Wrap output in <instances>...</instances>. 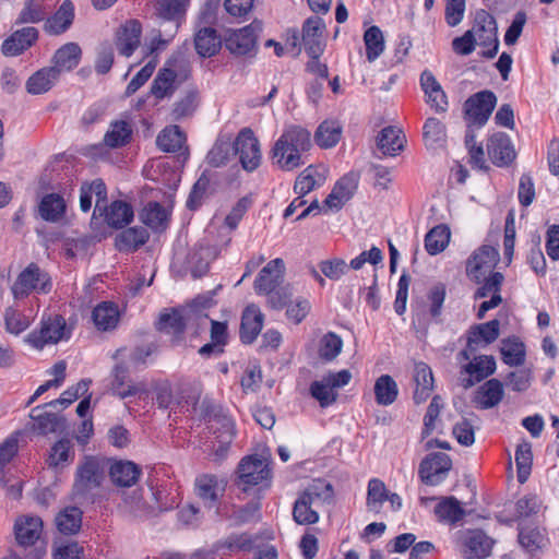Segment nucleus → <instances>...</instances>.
<instances>
[{
    "instance_id": "69168bd1",
    "label": "nucleus",
    "mask_w": 559,
    "mask_h": 559,
    "mask_svg": "<svg viewBox=\"0 0 559 559\" xmlns=\"http://www.w3.org/2000/svg\"><path fill=\"white\" fill-rule=\"evenodd\" d=\"M424 139L427 146H441L445 141V127L437 118H428L424 124Z\"/></svg>"
},
{
    "instance_id": "052dcab7",
    "label": "nucleus",
    "mask_w": 559,
    "mask_h": 559,
    "mask_svg": "<svg viewBox=\"0 0 559 559\" xmlns=\"http://www.w3.org/2000/svg\"><path fill=\"white\" fill-rule=\"evenodd\" d=\"M186 135L178 126L165 128L156 139L157 146L164 152H177L182 148Z\"/></svg>"
},
{
    "instance_id": "49530a36",
    "label": "nucleus",
    "mask_w": 559,
    "mask_h": 559,
    "mask_svg": "<svg viewBox=\"0 0 559 559\" xmlns=\"http://www.w3.org/2000/svg\"><path fill=\"white\" fill-rule=\"evenodd\" d=\"M150 235L143 227H130L116 237V248L119 251H134L143 246Z\"/></svg>"
},
{
    "instance_id": "393cba45",
    "label": "nucleus",
    "mask_w": 559,
    "mask_h": 559,
    "mask_svg": "<svg viewBox=\"0 0 559 559\" xmlns=\"http://www.w3.org/2000/svg\"><path fill=\"white\" fill-rule=\"evenodd\" d=\"M328 177V168L323 165H309L296 178L295 193L306 195L316 188L321 187Z\"/></svg>"
},
{
    "instance_id": "9b49d317",
    "label": "nucleus",
    "mask_w": 559,
    "mask_h": 559,
    "mask_svg": "<svg viewBox=\"0 0 559 559\" xmlns=\"http://www.w3.org/2000/svg\"><path fill=\"white\" fill-rule=\"evenodd\" d=\"M452 467L451 457L443 452L429 453L421 460V484L437 486L444 481Z\"/></svg>"
},
{
    "instance_id": "f8f14e48",
    "label": "nucleus",
    "mask_w": 559,
    "mask_h": 559,
    "mask_svg": "<svg viewBox=\"0 0 559 559\" xmlns=\"http://www.w3.org/2000/svg\"><path fill=\"white\" fill-rule=\"evenodd\" d=\"M270 478L267 463L258 456L243 457L238 466L237 485L247 491L249 487L261 484Z\"/></svg>"
},
{
    "instance_id": "c03bdc74",
    "label": "nucleus",
    "mask_w": 559,
    "mask_h": 559,
    "mask_svg": "<svg viewBox=\"0 0 559 559\" xmlns=\"http://www.w3.org/2000/svg\"><path fill=\"white\" fill-rule=\"evenodd\" d=\"M433 512L440 522L449 524L457 523L465 515V510L462 508L460 501L452 496L443 498L438 502Z\"/></svg>"
},
{
    "instance_id": "c85d7f7f",
    "label": "nucleus",
    "mask_w": 559,
    "mask_h": 559,
    "mask_svg": "<svg viewBox=\"0 0 559 559\" xmlns=\"http://www.w3.org/2000/svg\"><path fill=\"white\" fill-rule=\"evenodd\" d=\"M503 396V383L492 378L477 389L474 401L481 409H489L497 406Z\"/></svg>"
},
{
    "instance_id": "aec40b11",
    "label": "nucleus",
    "mask_w": 559,
    "mask_h": 559,
    "mask_svg": "<svg viewBox=\"0 0 559 559\" xmlns=\"http://www.w3.org/2000/svg\"><path fill=\"white\" fill-rule=\"evenodd\" d=\"M421 90L425 94V102L432 110L437 114L447 112L449 108L448 96L431 71L425 70L421 72Z\"/></svg>"
},
{
    "instance_id": "864d4df0",
    "label": "nucleus",
    "mask_w": 559,
    "mask_h": 559,
    "mask_svg": "<svg viewBox=\"0 0 559 559\" xmlns=\"http://www.w3.org/2000/svg\"><path fill=\"white\" fill-rule=\"evenodd\" d=\"M105 210L106 223L112 228H122L133 219L132 207L123 201H115Z\"/></svg>"
},
{
    "instance_id": "4d7b16f0",
    "label": "nucleus",
    "mask_w": 559,
    "mask_h": 559,
    "mask_svg": "<svg viewBox=\"0 0 559 559\" xmlns=\"http://www.w3.org/2000/svg\"><path fill=\"white\" fill-rule=\"evenodd\" d=\"M52 0H26L20 12L16 24L38 23L43 21L48 12L49 2Z\"/></svg>"
},
{
    "instance_id": "b1692460",
    "label": "nucleus",
    "mask_w": 559,
    "mask_h": 559,
    "mask_svg": "<svg viewBox=\"0 0 559 559\" xmlns=\"http://www.w3.org/2000/svg\"><path fill=\"white\" fill-rule=\"evenodd\" d=\"M142 34L141 23L130 20L121 25L116 34V47L120 55L130 57L140 45Z\"/></svg>"
},
{
    "instance_id": "f257e3e1",
    "label": "nucleus",
    "mask_w": 559,
    "mask_h": 559,
    "mask_svg": "<svg viewBox=\"0 0 559 559\" xmlns=\"http://www.w3.org/2000/svg\"><path fill=\"white\" fill-rule=\"evenodd\" d=\"M332 487L330 484L317 481L306 488L295 501L293 518L297 524L310 525L319 521L318 506L325 498L331 497Z\"/></svg>"
},
{
    "instance_id": "423d86ee",
    "label": "nucleus",
    "mask_w": 559,
    "mask_h": 559,
    "mask_svg": "<svg viewBox=\"0 0 559 559\" xmlns=\"http://www.w3.org/2000/svg\"><path fill=\"white\" fill-rule=\"evenodd\" d=\"M104 479V469L95 457H86L79 465L72 493L78 499H87L91 491L98 488Z\"/></svg>"
},
{
    "instance_id": "13d9d810",
    "label": "nucleus",
    "mask_w": 559,
    "mask_h": 559,
    "mask_svg": "<svg viewBox=\"0 0 559 559\" xmlns=\"http://www.w3.org/2000/svg\"><path fill=\"white\" fill-rule=\"evenodd\" d=\"M141 221L153 230H164L168 223V213L157 202H150L140 214Z\"/></svg>"
},
{
    "instance_id": "c9c22d12",
    "label": "nucleus",
    "mask_w": 559,
    "mask_h": 559,
    "mask_svg": "<svg viewBox=\"0 0 559 559\" xmlns=\"http://www.w3.org/2000/svg\"><path fill=\"white\" fill-rule=\"evenodd\" d=\"M82 50L75 43H68L60 47L53 56V70L60 75L62 71L74 69L81 59Z\"/></svg>"
},
{
    "instance_id": "de8ad7c7",
    "label": "nucleus",
    "mask_w": 559,
    "mask_h": 559,
    "mask_svg": "<svg viewBox=\"0 0 559 559\" xmlns=\"http://www.w3.org/2000/svg\"><path fill=\"white\" fill-rule=\"evenodd\" d=\"M57 70L51 67L35 72L26 82V90L29 94L38 95L48 92L58 80Z\"/></svg>"
},
{
    "instance_id": "2eb2a0df",
    "label": "nucleus",
    "mask_w": 559,
    "mask_h": 559,
    "mask_svg": "<svg viewBox=\"0 0 559 559\" xmlns=\"http://www.w3.org/2000/svg\"><path fill=\"white\" fill-rule=\"evenodd\" d=\"M487 152L492 164L497 167H508L516 158L511 138L504 132H497L489 138Z\"/></svg>"
},
{
    "instance_id": "5701e85b",
    "label": "nucleus",
    "mask_w": 559,
    "mask_h": 559,
    "mask_svg": "<svg viewBox=\"0 0 559 559\" xmlns=\"http://www.w3.org/2000/svg\"><path fill=\"white\" fill-rule=\"evenodd\" d=\"M43 532V521L38 516L23 515L14 523V535L22 547L33 546Z\"/></svg>"
},
{
    "instance_id": "79ce46f5",
    "label": "nucleus",
    "mask_w": 559,
    "mask_h": 559,
    "mask_svg": "<svg viewBox=\"0 0 559 559\" xmlns=\"http://www.w3.org/2000/svg\"><path fill=\"white\" fill-rule=\"evenodd\" d=\"M194 46L197 52L206 58L214 56L219 50L222 40L214 28L204 27L195 34Z\"/></svg>"
},
{
    "instance_id": "72a5a7b5",
    "label": "nucleus",
    "mask_w": 559,
    "mask_h": 559,
    "mask_svg": "<svg viewBox=\"0 0 559 559\" xmlns=\"http://www.w3.org/2000/svg\"><path fill=\"white\" fill-rule=\"evenodd\" d=\"M236 155L235 142L229 135H219L206 155L212 167H223Z\"/></svg>"
},
{
    "instance_id": "6ab92c4d",
    "label": "nucleus",
    "mask_w": 559,
    "mask_h": 559,
    "mask_svg": "<svg viewBox=\"0 0 559 559\" xmlns=\"http://www.w3.org/2000/svg\"><path fill=\"white\" fill-rule=\"evenodd\" d=\"M285 264L280 258L271 260L258 274L254 290L258 295L271 293L281 286L284 280Z\"/></svg>"
},
{
    "instance_id": "8fccbe9b",
    "label": "nucleus",
    "mask_w": 559,
    "mask_h": 559,
    "mask_svg": "<svg viewBox=\"0 0 559 559\" xmlns=\"http://www.w3.org/2000/svg\"><path fill=\"white\" fill-rule=\"evenodd\" d=\"M176 79L177 73L173 69H160L152 83V95H154L157 99L171 96L176 90Z\"/></svg>"
},
{
    "instance_id": "4be33fe9",
    "label": "nucleus",
    "mask_w": 559,
    "mask_h": 559,
    "mask_svg": "<svg viewBox=\"0 0 559 559\" xmlns=\"http://www.w3.org/2000/svg\"><path fill=\"white\" fill-rule=\"evenodd\" d=\"M325 24L316 15L308 17L302 24V43L309 56H321L324 49L322 40Z\"/></svg>"
},
{
    "instance_id": "cd10ccee",
    "label": "nucleus",
    "mask_w": 559,
    "mask_h": 559,
    "mask_svg": "<svg viewBox=\"0 0 559 559\" xmlns=\"http://www.w3.org/2000/svg\"><path fill=\"white\" fill-rule=\"evenodd\" d=\"M357 188L356 180L353 176H344L332 189L331 193L324 201V209L338 211L354 194Z\"/></svg>"
},
{
    "instance_id": "f03ea898",
    "label": "nucleus",
    "mask_w": 559,
    "mask_h": 559,
    "mask_svg": "<svg viewBox=\"0 0 559 559\" xmlns=\"http://www.w3.org/2000/svg\"><path fill=\"white\" fill-rule=\"evenodd\" d=\"M201 407L202 414L211 424L210 427L214 430V433L221 431L216 436V442H212V455L214 456V461H222L227 454L235 433L234 423L229 417L218 414L216 407L214 405H207L206 401L202 402Z\"/></svg>"
},
{
    "instance_id": "dca6fc26",
    "label": "nucleus",
    "mask_w": 559,
    "mask_h": 559,
    "mask_svg": "<svg viewBox=\"0 0 559 559\" xmlns=\"http://www.w3.org/2000/svg\"><path fill=\"white\" fill-rule=\"evenodd\" d=\"M496 360L493 356L480 355L462 367V373L468 377L460 379V384L464 389H469L475 383L483 381L496 371Z\"/></svg>"
},
{
    "instance_id": "338daca9",
    "label": "nucleus",
    "mask_w": 559,
    "mask_h": 559,
    "mask_svg": "<svg viewBox=\"0 0 559 559\" xmlns=\"http://www.w3.org/2000/svg\"><path fill=\"white\" fill-rule=\"evenodd\" d=\"M444 407L443 399L440 395H435L427 407L424 416V429L421 431V440L431 435L436 429V420L439 418L441 409Z\"/></svg>"
},
{
    "instance_id": "58836bf2",
    "label": "nucleus",
    "mask_w": 559,
    "mask_h": 559,
    "mask_svg": "<svg viewBox=\"0 0 559 559\" xmlns=\"http://www.w3.org/2000/svg\"><path fill=\"white\" fill-rule=\"evenodd\" d=\"M140 467L130 461H119L111 465L109 475L114 484L130 487L139 479Z\"/></svg>"
},
{
    "instance_id": "e2e57ef3",
    "label": "nucleus",
    "mask_w": 559,
    "mask_h": 559,
    "mask_svg": "<svg viewBox=\"0 0 559 559\" xmlns=\"http://www.w3.org/2000/svg\"><path fill=\"white\" fill-rule=\"evenodd\" d=\"M189 4V0H156L155 10L159 17L168 21L180 19Z\"/></svg>"
},
{
    "instance_id": "bf43d9fd",
    "label": "nucleus",
    "mask_w": 559,
    "mask_h": 559,
    "mask_svg": "<svg viewBox=\"0 0 559 559\" xmlns=\"http://www.w3.org/2000/svg\"><path fill=\"white\" fill-rule=\"evenodd\" d=\"M516 477L520 484L527 481L533 464L532 444L523 441L515 450Z\"/></svg>"
},
{
    "instance_id": "a211bd4d",
    "label": "nucleus",
    "mask_w": 559,
    "mask_h": 559,
    "mask_svg": "<svg viewBox=\"0 0 559 559\" xmlns=\"http://www.w3.org/2000/svg\"><path fill=\"white\" fill-rule=\"evenodd\" d=\"M499 334L500 322L498 319L471 326L468 330L466 349L462 350L461 354L464 358L468 359L467 350L476 352L481 342L485 345L493 343L499 337Z\"/></svg>"
},
{
    "instance_id": "603ef678",
    "label": "nucleus",
    "mask_w": 559,
    "mask_h": 559,
    "mask_svg": "<svg viewBox=\"0 0 559 559\" xmlns=\"http://www.w3.org/2000/svg\"><path fill=\"white\" fill-rule=\"evenodd\" d=\"M342 136V126L337 121L325 120L318 127L314 133V141L320 147L329 148L335 146Z\"/></svg>"
},
{
    "instance_id": "7c9ffc66",
    "label": "nucleus",
    "mask_w": 559,
    "mask_h": 559,
    "mask_svg": "<svg viewBox=\"0 0 559 559\" xmlns=\"http://www.w3.org/2000/svg\"><path fill=\"white\" fill-rule=\"evenodd\" d=\"M263 326V314L260 309L254 306H248L241 317L240 338L246 344H251Z\"/></svg>"
},
{
    "instance_id": "774afa93",
    "label": "nucleus",
    "mask_w": 559,
    "mask_h": 559,
    "mask_svg": "<svg viewBox=\"0 0 559 559\" xmlns=\"http://www.w3.org/2000/svg\"><path fill=\"white\" fill-rule=\"evenodd\" d=\"M342 338L333 332H329L320 341L319 355L324 360H333L342 350Z\"/></svg>"
},
{
    "instance_id": "20e7f679",
    "label": "nucleus",
    "mask_w": 559,
    "mask_h": 559,
    "mask_svg": "<svg viewBox=\"0 0 559 559\" xmlns=\"http://www.w3.org/2000/svg\"><path fill=\"white\" fill-rule=\"evenodd\" d=\"M70 329L66 319L60 314L49 316L43 319L39 330L31 332L25 342L36 349H43L48 344H57L63 338H69Z\"/></svg>"
},
{
    "instance_id": "a878e982",
    "label": "nucleus",
    "mask_w": 559,
    "mask_h": 559,
    "mask_svg": "<svg viewBox=\"0 0 559 559\" xmlns=\"http://www.w3.org/2000/svg\"><path fill=\"white\" fill-rule=\"evenodd\" d=\"M38 38V31L27 26L14 32L2 44V52L5 56L14 57L28 49Z\"/></svg>"
},
{
    "instance_id": "412c9836",
    "label": "nucleus",
    "mask_w": 559,
    "mask_h": 559,
    "mask_svg": "<svg viewBox=\"0 0 559 559\" xmlns=\"http://www.w3.org/2000/svg\"><path fill=\"white\" fill-rule=\"evenodd\" d=\"M129 371L127 366L119 364L116 365L112 370V380L110 383V392L120 397L127 399L138 394L147 393V389L144 382L133 383L129 379Z\"/></svg>"
},
{
    "instance_id": "ea45409f",
    "label": "nucleus",
    "mask_w": 559,
    "mask_h": 559,
    "mask_svg": "<svg viewBox=\"0 0 559 559\" xmlns=\"http://www.w3.org/2000/svg\"><path fill=\"white\" fill-rule=\"evenodd\" d=\"M66 201L58 193L46 194L38 206L39 215L44 221L57 223L66 213Z\"/></svg>"
},
{
    "instance_id": "680f3d73",
    "label": "nucleus",
    "mask_w": 559,
    "mask_h": 559,
    "mask_svg": "<svg viewBox=\"0 0 559 559\" xmlns=\"http://www.w3.org/2000/svg\"><path fill=\"white\" fill-rule=\"evenodd\" d=\"M58 530L67 535L75 534L82 525V511L76 507H68L56 518Z\"/></svg>"
},
{
    "instance_id": "4c0bfd02",
    "label": "nucleus",
    "mask_w": 559,
    "mask_h": 559,
    "mask_svg": "<svg viewBox=\"0 0 559 559\" xmlns=\"http://www.w3.org/2000/svg\"><path fill=\"white\" fill-rule=\"evenodd\" d=\"M277 141L286 142L287 145L302 155L308 152L312 145L310 131L295 124L286 127Z\"/></svg>"
},
{
    "instance_id": "7ed1b4c3",
    "label": "nucleus",
    "mask_w": 559,
    "mask_h": 559,
    "mask_svg": "<svg viewBox=\"0 0 559 559\" xmlns=\"http://www.w3.org/2000/svg\"><path fill=\"white\" fill-rule=\"evenodd\" d=\"M51 288L49 274L36 263H31L17 275L11 290L15 299H23L33 292L48 294Z\"/></svg>"
},
{
    "instance_id": "37998d69",
    "label": "nucleus",
    "mask_w": 559,
    "mask_h": 559,
    "mask_svg": "<svg viewBox=\"0 0 559 559\" xmlns=\"http://www.w3.org/2000/svg\"><path fill=\"white\" fill-rule=\"evenodd\" d=\"M451 238L448 225L439 224L431 228L425 236V249L430 255H437L444 251Z\"/></svg>"
},
{
    "instance_id": "0eeeda50",
    "label": "nucleus",
    "mask_w": 559,
    "mask_h": 559,
    "mask_svg": "<svg viewBox=\"0 0 559 559\" xmlns=\"http://www.w3.org/2000/svg\"><path fill=\"white\" fill-rule=\"evenodd\" d=\"M158 492H154L152 489L146 491L134 490L124 497V509L130 515L139 519L156 516L158 513L167 510V508L158 504Z\"/></svg>"
},
{
    "instance_id": "4468645a",
    "label": "nucleus",
    "mask_w": 559,
    "mask_h": 559,
    "mask_svg": "<svg viewBox=\"0 0 559 559\" xmlns=\"http://www.w3.org/2000/svg\"><path fill=\"white\" fill-rule=\"evenodd\" d=\"M499 252L489 245H483L468 258L466 262L467 275L477 284H480L484 275L496 265Z\"/></svg>"
},
{
    "instance_id": "6e6d98bb",
    "label": "nucleus",
    "mask_w": 559,
    "mask_h": 559,
    "mask_svg": "<svg viewBox=\"0 0 559 559\" xmlns=\"http://www.w3.org/2000/svg\"><path fill=\"white\" fill-rule=\"evenodd\" d=\"M132 136V127L126 120H117L110 123L105 134L104 142L109 147H119L128 144Z\"/></svg>"
},
{
    "instance_id": "bb28decb",
    "label": "nucleus",
    "mask_w": 559,
    "mask_h": 559,
    "mask_svg": "<svg viewBox=\"0 0 559 559\" xmlns=\"http://www.w3.org/2000/svg\"><path fill=\"white\" fill-rule=\"evenodd\" d=\"M271 154L273 164L284 171H292L305 164L302 154L287 145L284 141L276 140Z\"/></svg>"
},
{
    "instance_id": "9d476101",
    "label": "nucleus",
    "mask_w": 559,
    "mask_h": 559,
    "mask_svg": "<svg viewBox=\"0 0 559 559\" xmlns=\"http://www.w3.org/2000/svg\"><path fill=\"white\" fill-rule=\"evenodd\" d=\"M497 105V96L489 90L471 95L464 103L466 117L479 128L485 126Z\"/></svg>"
},
{
    "instance_id": "39448f33",
    "label": "nucleus",
    "mask_w": 559,
    "mask_h": 559,
    "mask_svg": "<svg viewBox=\"0 0 559 559\" xmlns=\"http://www.w3.org/2000/svg\"><path fill=\"white\" fill-rule=\"evenodd\" d=\"M475 36H478L477 43L487 50L481 51V57L493 59L499 50L498 25L493 15L484 9L477 10L474 17Z\"/></svg>"
},
{
    "instance_id": "5fc2aeb1",
    "label": "nucleus",
    "mask_w": 559,
    "mask_h": 559,
    "mask_svg": "<svg viewBox=\"0 0 559 559\" xmlns=\"http://www.w3.org/2000/svg\"><path fill=\"white\" fill-rule=\"evenodd\" d=\"M389 490L385 484L379 478H371L368 481L366 506L369 512L380 513L382 504L386 501Z\"/></svg>"
},
{
    "instance_id": "1a4fd4ad",
    "label": "nucleus",
    "mask_w": 559,
    "mask_h": 559,
    "mask_svg": "<svg viewBox=\"0 0 559 559\" xmlns=\"http://www.w3.org/2000/svg\"><path fill=\"white\" fill-rule=\"evenodd\" d=\"M262 31V23L253 21L251 24L236 31H227L225 47L235 56H246L257 46L258 34Z\"/></svg>"
},
{
    "instance_id": "e433bc0d",
    "label": "nucleus",
    "mask_w": 559,
    "mask_h": 559,
    "mask_svg": "<svg viewBox=\"0 0 559 559\" xmlns=\"http://www.w3.org/2000/svg\"><path fill=\"white\" fill-rule=\"evenodd\" d=\"M31 417L36 421L34 430L39 435H48L64 429V418L48 412H41V407L37 406L32 409Z\"/></svg>"
},
{
    "instance_id": "473e14b6",
    "label": "nucleus",
    "mask_w": 559,
    "mask_h": 559,
    "mask_svg": "<svg viewBox=\"0 0 559 559\" xmlns=\"http://www.w3.org/2000/svg\"><path fill=\"white\" fill-rule=\"evenodd\" d=\"M93 195L96 197L94 214L96 211L103 214V211H105V205L103 203L106 201L107 190L105 183L102 180H94L90 185L82 186L80 207L83 212L91 210Z\"/></svg>"
},
{
    "instance_id": "f3484780",
    "label": "nucleus",
    "mask_w": 559,
    "mask_h": 559,
    "mask_svg": "<svg viewBox=\"0 0 559 559\" xmlns=\"http://www.w3.org/2000/svg\"><path fill=\"white\" fill-rule=\"evenodd\" d=\"M226 483L218 479L215 475H201L195 479V491L198 497L209 509H215L218 514L217 502L224 495Z\"/></svg>"
},
{
    "instance_id": "0e129e2a",
    "label": "nucleus",
    "mask_w": 559,
    "mask_h": 559,
    "mask_svg": "<svg viewBox=\"0 0 559 559\" xmlns=\"http://www.w3.org/2000/svg\"><path fill=\"white\" fill-rule=\"evenodd\" d=\"M368 61H374L384 50V38L378 26L369 27L364 35Z\"/></svg>"
},
{
    "instance_id": "2f4dec72",
    "label": "nucleus",
    "mask_w": 559,
    "mask_h": 559,
    "mask_svg": "<svg viewBox=\"0 0 559 559\" xmlns=\"http://www.w3.org/2000/svg\"><path fill=\"white\" fill-rule=\"evenodd\" d=\"M405 142L402 130L392 126L383 128L377 136V147L382 155H396L404 148Z\"/></svg>"
},
{
    "instance_id": "c756f323",
    "label": "nucleus",
    "mask_w": 559,
    "mask_h": 559,
    "mask_svg": "<svg viewBox=\"0 0 559 559\" xmlns=\"http://www.w3.org/2000/svg\"><path fill=\"white\" fill-rule=\"evenodd\" d=\"M74 7L70 0H66L59 9L48 17L44 24V29L49 35H60L64 33L73 23Z\"/></svg>"
},
{
    "instance_id": "f704fd0d",
    "label": "nucleus",
    "mask_w": 559,
    "mask_h": 559,
    "mask_svg": "<svg viewBox=\"0 0 559 559\" xmlns=\"http://www.w3.org/2000/svg\"><path fill=\"white\" fill-rule=\"evenodd\" d=\"M191 309L186 311L171 309L169 312H163L157 322V330L167 334H181L191 318Z\"/></svg>"
},
{
    "instance_id": "09e8293b",
    "label": "nucleus",
    "mask_w": 559,
    "mask_h": 559,
    "mask_svg": "<svg viewBox=\"0 0 559 559\" xmlns=\"http://www.w3.org/2000/svg\"><path fill=\"white\" fill-rule=\"evenodd\" d=\"M374 399L379 405L393 404L399 395V388L394 379L389 374L380 376L373 386Z\"/></svg>"
},
{
    "instance_id": "6e6552de",
    "label": "nucleus",
    "mask_w": 559,
    "mask_h": 559,
    "mask_svg": "<svg viewBox=\"0 0 559 559\" xmlns=\"http://www.w3.org/2000/svg\"><path fill=\"white\" fill-rule=\"evenodd\" d=\"M462 555L465 559H486L491 555L496 540L480 528L460 532Z\"/></svg>"
},
{
    "instance_id": "a19ab883",
    "label": "nucleus",
    "mask_w": 559,
    "mask_h": 559,
    "mask_svg": "<svg viewBox=\"0 0 559 559\" xmlns=\"http://www.w3.org/2000/svg\"><path fill=\"white\" fill-rule=\"evenodd\" d=\"M500 352L503 362L510 367L522 366L525 361V345L519 336L503 338Z\"/></svg>"
},
{
    "instance_id": "ddd939ff",
    "label": "nucleus",
    "mask_w": 559,
    "mask_h": 559,
    "mask_svg": "<svg viewBox=\"0 0 559 559\" xmlns=\"http://www.w3.org/2000/svg\"><path fill=\"white\" fill-rule=\"evenodd\" d=\"M235 153L239 155L241 166L247 171L255 170L261 163L258 139L250 129H243L235 141Z\"/></svg>"
},
{
    "instance_id": "a18cd8bd",
    "label": "nucleus",
    "mask_w": 559,
    "mask_h": 559,
    "mask_svg": "<svg viewBox=\"0 0 559 559\" xmlns=\"http://www.w3.org/2000/svg\"><path fill=\"white\" fill-rule=\"evenodd\" d=\"M92 318L98 330L108 331L117 326L119 311L112 302L104 301L94 308Z\"/></svg>"
},
{
    "instance_id": "3c124183",
    "label": "nucleus",
    "mask_w": 559,
    "mask_h": 559,
    "mask_svg": "<svg viewBox=\"0 0 559 559\" xmlns=\"http://www.w3.org/2000/svg\"><path fill=\"white\" fill-rule=\"evenodd\" d=\"M519 543L528 552L534 554L546 547L548 538L546 537L545 530L537 526L521 527L519 531Z\"/></svg>"
}]
</instances>
